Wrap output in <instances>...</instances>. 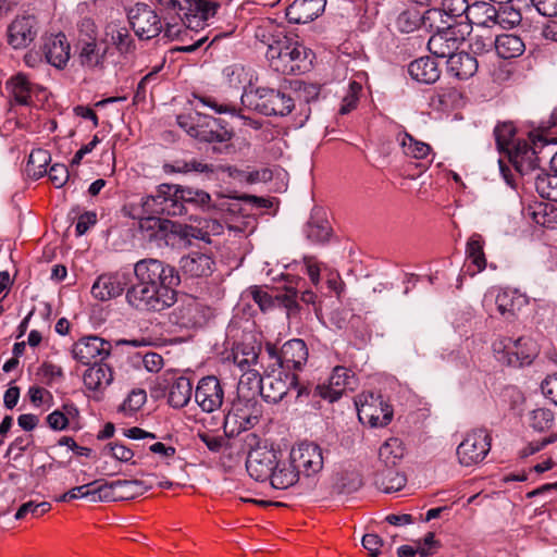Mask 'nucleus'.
Instances as JSON below:
<instances>
[{
    "instance_id": "1a4fd4ad",
    "label": "nucleus",
    "mask_w": 557,
    "mask_h": 557,
    "mask_svg": "<svg viewBox=\"0 0 557 557\" xmlns=\"http://www.w3.org/2000/svg\"><path fill=\"white\" fill-rule=\"evenodd\" d=\"M170 3L182 12L181 17L188 28L203 27L220 7L214 0H170Z\"/></svg>"
},
{
    "instance_id": "2eb2a0df",
    "label": "nucleus",
    "mask_w": 557,
    "mask_h": 557,
    "mask_svg": "<svg viewBox=\"0 0 557 557\" xmlns=\"http://www.w3.org/2000/svg\"><path fill=\"white\" fill-rule=\"evenodd\" d=\"M147 491L143 481L116 480L104 482L100 480L98 487L99 502H120L136 498Z\"/></svg>"
},
{
    "instance_id": "e433bc0d",
    "label": "nucleus",
    "mask_w": 557,
    "mask_h": 557,
    "mask_svg": "<svg viewBox=\"0 0 557 557\" xmlns=\"http://www.w3.org/2000/svg\"><path fill=\"white\" fill-rule=\"evenodd\" d=\"M191 394V382L187 377L180 376L170 386L168 401L171 407L180 409L189 403Z\"/></svg>"
},
{
    "instance_id": "f704fd0d",
    "label": "nucleus",
    "mask_w": 557,
    "mask_h": 557,
    "mask_svg": "<svg viewBox=\"0 0 557 557\" xmlns=\"http://www.w3.org/2000/svg\"><path fill=\"white\" fill-rule=\"evenodd\" d=\"M375 485L384 493H394L400 491L407 482L406 476L394 469V467H385L379 471L374 479Z\"/></svg>"
},
{
    "instance_id": "f257e3e1",
    "label": "nucleus",
    "mask_w": 557,
    "mask_h": 557,
    "mask_svg": "<svg viewBox=\"0 0 557 557\" xmlns=\"http://www.w3.org/2000/svg\"><path fill=\"white\" fill-rule=\"evenodd\" d=\"M272 49L267 50L271 66L283 74H297L307 69L309 50L293 37L285 35Z\"/></svg>"
},
{
    "instance_id": "39448f33",
    "label": "nucleus",
    "mask_w": 557,
    "mask_h": 557,
    "mask_svg": "<svg viewBox=\"0 0 557 557\" xmlns=\"http://www.w3.org/2000/svg\"><path fill=\"white\" fill-rule=\"evenodd\" d=\"M134 273L136 283L159 289H173L180 281L175 269L158 259H144L136 262Z\"/></svg>"
},
{
    "instance_id": "20e7f679",
    "label": "nucleus",
    "mask_w": 557,
    "mask_h": 557,
    "mask_svg": "<svg viewBox=\"0 0 557 557\" xmlns=\"http://www.w3.org/2000/svg\"><path fill=\"white\" fill-rule=\"evenodd\" d=\"M174 289H159L139 283L133 284L126 292V301L141 312L162 311L175 304Z\"/></svg>"
},
{
    "instance_id": "bb28decb",
    "label": "nucleus",
    "mask_w": 557,
    "mask_h": 557,
    "mask_svg": "<svg viewBox=\"0 0 557 557\" xmlns=\"http://www.w3.org/2000/svg\"><path fill=\"white\" fill-rule=\"evenodd\" d=\"M408 73L412 79L422 84H434L441 76L438 64L429 57H422L408 65Z\"/></svg>"
},
{
    "instance_id": "cd10ccee",
    "label": "nucleus",
    "mask_w": 557,
    "mask_h": 557,
    "mask_svg": "<svg viewBox=\"0 0 557 557\" xmlns=\"http://www.w3.org/2000/svg\"><path fill=\"white\" fill-rule=\"evenodd\" d=\"M498 10L487 2H474L470 4L467 20L470 24L486 30L497 25Z\"/></svg>"
},
{
    "instance_id": "c03bdc74",
    "label": "nucleus",
    "mask_w": 557,
    "mask_h": 557,
    "mask_svg": "<svg viewBox=\"0 0 557 557\" xmlns=\"http://www.w3.org/2000/svg\"><path fill=\"white\" fill-rule=\"evenodd\" d=\"M535 189L542 198L557 201V173L539 172L535 176Z\"/></svg>"
},
{
    "instance_id": "393cba45",
    "label": "nucleus",
    "mask_w": 557,
    "mask_h": 557,
    "mask_svg": "<svg viewBox=\"0 0 557 557\" xmlns=\"http://www.w3.org/2000/svg\"><path fill=\"white\" fill-rule=\"evenodd\" d=\"M326 0H295L286 9V17L290 23L306 24L322 14Z\"/></svg>"
},
{
    "instance_id": "13d9d810",
    "label": "nucleus",
    "mask_w": 557,
    "mask_h": 557,
    "mask_svg": "<svg viewBox=\"0 0 557 557\" xmlns=\"http://www.w3.org/2000/svg\"><path fill=\"white\" fill-rule=\"evenodd\" d=\"M169 196L170 197H166L163 203V214L173 216L184 214L186 208L183 200L178 197V193H176L175 185H171Z\"/></svg>"
},
{
    "instance_id": "052dcab7",
    "label": "nucleus",
    "mask_w": 557,
    "mask_h": 557,
    "mask_svg": "<svg viewBox=\"0 0 557 557\" xmlns=\"http://www.w3.org/2000/svg\"><path fill=\"white\" fill-rule=\"evenodd\" d=\"M175 234L182 238H196L203 240L206 243H210L208 232L205 230V225L202 222L201 226L176 224Z\"/></svg>"
},
{
    "instance_id": "864d4df0",
    "label": "nucleus",
    "mask_w": 557,
    "mask_h": 557,
    "mask_svg": "<svg viewBox=\"0 0 557 557\" xmlns=\"http://www.w3.org/2000/svg\"><path fill=\"white\" fill-rule=\"evenodd\" d=\"M555 417L548 408H537L530 412L529 422L533 430L545 432L554 425Z\"/></svg>"
},
{
    "instance_id": "9d476101",
    "label": "nucleus",
    "mask_w": 557,
    "mask_h": 557,
    "mask_svg": "<svg viewBox=\"0 0 557 557\" xmlns=\"http://www.w3.org/2000/svg\"><path fill=\"white\" fill-rule=\"evenodd\" d=\"M129 24L141 40L157 37L162 30V23L157 12L146 3H136L127 12Z\"/></svg>"
},
{
    "instance_id": "a878e982",
    "label": "nucleus",
    "mask_w": 557,
    "mask_h": 557,
    "mask_svg": "<svg viewBox=\"0 0 557 557\" xmlns=\"http://www.w3.org/2000/svg\"><path fill=\"white\" fill-rule=\"evenodd\" d=\"M127 284L126 276L120 273L100 275L91 287L95 298L106 301L120 296Z\"/></svg>"
},
{
    "instance_id": "2f4dec72",
    "label": "nucleus",
    "mask_w": 557,
    "mask_h": 557,
    "mask_svg": "<svg viewBox=\"0 0 557 557\" xmlns=\"http://www.w3.org/2000/svg\"><path fill=\"white\" fill-rule=\"evenodd\" d=\"M139 228L147 233L149 239H163L169 233L175 234L176 223L147 214L146 218L140 219Z\"/></svg>"
},
{
    "instance_id": "603ef678",
    "label": "nucleus",
    "mask_w": 557,
    "mask_h": 557,
    "mask_svg": "<svg viewBox=\"0 0 557 557\" xmlns=\"http://www.w3.org/2000/svg\"><path fill=\"white\" fill-rule=\"evenodd\" d=\"M494 135L496 139V145L499 151L509 152V149H512V146L517 143L513 141V137L516 135V128L512 123H502L498 124L494 129Z\"/></svg>"
},
{
    "instance_id": "09e8293b",
    "label": "nucleus",
    "mask_w": 557,
    "mask_h": 557,
    "mask_svg": "<svg viewBox=\"0 0 557 557\" xmlns=\"http://www.w3.org/2000/svg\"><path fill=\"white\" fill-rule=\"evenodd\" d=\"M255 36L260 42L265 45L268 49H272L281 41L280 37H284L285 34L277 25L267 22L257 27Z\"/></svg>"
},
{
    "instance_id": "c85d7f7f",
    "label": "nucleus",
    "mask_w": 557,
    "mask_h": 557,
    "mask_svg": "<svg viewBox=\"0 0 557 557\" xmlns=\"http://www.w3.org/2000/svg\"><path fill=\"white\" fill-rule=\"evenodd\" d=\"M446 63L447 72L458 79H468L478 71L476 59L467 52H455Z\"/></svg>"
},
{
    "instance_id": "ea45409f",
    "label": "nucleus",
    "mask_w": 557,
    "mask_h": 557,
    "mask_svg": "<svg viewBox=\"0 0 557 557\" xmlns=\"http://www.w3.org/2000/svg\"><path fill=\"white\" fill-rule=\"evenodd\" d=\"M51 161L50 153L41 148L34 149L26 164V173L28 176L37 180L47 173V166Z\"/></svg>"
},
{
    "instance_id": "4d7b16f0",
    "label": "nucleus",
    "mask_w": 557,
    "mask_h": 557,
    "mask_svg": "<svg viewBox=\"0 0 557 557\" xmlns=\"http://www.w3.org/2000/svg\"><path fill=\"white\" fill-rule=\"evenodd\" d=\"M441 8L442 12L447 15V18L456 21L457 17L463 14H466V17L468 16L470 4L467 0H443Z\"/></svg>"
},
{
    "instance_id": "a211bd4d",
    "label": "nucleus",
    "mask_w": 557,
    "mask_h": 557,
    "mask_svg": "<svg viewBox=\"0 0 557 557\" xmlns=\"http://www.w3.org/2000/svg\"><path fill=\"white\" fill-rule=\"evenodd\" d=\"M224 391L220 381L213 376L202 377L195 391V400L205 412H213L221 408Z\"/></svg>"
},
{
    "instance_id": "e2e57ef3",
    "label": "nucleus",
    "mask_w": 557,
    "mask_h": 557,
    "mask_svg": "<svg viewBox=\"0 0 557 557\" xmlns=\"http://www.w3.org/2000/svg\"><path fill=\"white\" fill-rule=\"evenodd\" d=\"M498 312L507 318L513 317L516 307L512 296L508 292H500L495 299Z\"/></svg>"
},
{
    "instance_id": "4c0bfd02",
    "label": "nucleus",
    "mask_w": 557,
    "mask_h": 557,
    "mask_svg": "<svg viewBox=\"0 0 557 557\" xmlns=\"http://www.w3.org/2000/svg\"><path fill=\"white\" fill-rule=\"evenodd\" d=\"M106 34L107 36H110L112 45L115 47L120 54H128L135 51V41L126 27L108 25L106 28Z\"/></svg>"
},
{
    "instance_id": "774afa93",
    "label": "nucleus",
    "mask_w": 557,
    "mask_h": 557,
    "mask_svg": "<svg viewBox=\"0 0 557 557\" xmlns=\"http://www.w3.org/2000/svg\"><path fill=\"white\" fill-rule=\"evenodd\" d=\"M542 393L557 405V372L548 374L541 383Z\"/></svg>"
},
{
    "instance_id": "6ab92c4d",
    "label": "nucleus",
    "mask_w": 557,
    "mask_h": 557,
    "mask_svg": "<svg viewBox=\"0 0 557 557\" xmlns=\"http://www.w3.org/2000/svg\"><path fill=\"white\" fill-rule=\"evenodd\" d=\"M81 66L87 70H103L109 48L101 46L97 37L78 38L75 46Z\"/></svg>"
},
{
    "instance_id": "338daca9",
    "label": "nucleus",
    "mask_w": 557,
    "mask_h": 557,
    "mask_svg": "<svg viewBox=\"0 0 557 557\" xmlns=\"http://www.w3.org/2000/svg\"><path fill=\"white\" fill-rule=\"evenodd\" d=\"M521 18L522 16L518 10L505 8L498 11L497 25H500L504 28H510L520 24Z\"/></svg>"
},
{
    "instance_id": "6e6d98bb",
    "label": "nucleus",
    "mask_w": 557,
    "mask_h": 557,
    "mask_svg": "<svg viewBox=\"0 0 557 557\" xmlns=\"http://www.w3.org/2000/svg\"><path fill=\"white\" fill-rule=\"evenodd\" d=\"M176 193H178V197L185 203H194V205H207L210 202V195L203 190L193 189L190 187H183L180 185H175Z\"/></svg>"
},
{
    "instance_id": "37998d69",
    "label": "nucleus",
    "mask_w": 557,
    "mask_h": 557,
    "mask_svg": "<svg viewBox=\"0 0 557 557\" xmlns=\"http://www.w3.org/2000/svg\"><path fill=\"white\" fill-rule=\"evenodd\" d=\"M484 240L480 234H473L466 247L467 258L476 268L478 272H481L486 267V259L483 251Z\"/></svg>"
},
{
    "instance_id": "680f3d73",
    "label": "nucleus",
    "mask_w": 557,
    "mask_h": 557,
    "mask_svg": "<svg viewBox=\"0 0 557 557\" xmlns=\"http://www.w3.org/2000/svg\"><path fill=\"white\" fill-rule=\"evenodd\" d=\"M495 47V38L492 35L474 34L470 37V48L474 53H483Z\"/></svg>"
},
{
    "instance_id": "0e129e2a",
    "label": "nucleus",
    "mask_w": 557,
    "mask_h": 557,
    "mask_svg": "<svg viewBox=\"0 0 557 557\" xmlns=\"http://www.w3.org/2000/svg\"><path fill=\"white\" fill-rule=\"evenodd\" d=\"M49 180L57 188L63 187L70 178V173L64 164L55 163L47 171Z\"/></svg>"
},
{
    "instance_id": "7ed1b4c3",
    "label": "nucleus",
    "mask_w": 557,
    "mask_h": 557,
    "mask_svg": "<svg viewBox=\"0 0 557 557\" xmlns=\"http://www.w3.org/2000/svg\"><path fill=\"white\" fill-rule=\"evenodd\" d=\"M177 124L190 137L205 143H226L231 140L232 133L226 129L220 120L196 112L177 116Z\"/></svg>"
},
{
    "instance_id": "8fccbe9b",
    "label": "nucleus",
    "mask_w": 557,
    "mask_h": 557,
    "mask_svg": "<svg viewBox=\"0 0 557 557\" xmlns=\"http://www.w3.org/2000/svg\"><path fill=\"white\" fill-rule=\"evenodd\" d=\"M99 483H100V480H96L94 482L73 487L69 492L59 496L57 498V502H69V500L76 499V498L87 497L91 502L97 503V502H99V499L96 498L98 496Z\"/></svg>"
},
{
    "instance_id": "c9c22d12",
    "label": "nucleus",
    "mask_w": 557,
    "mask_h": 557,
    "mask_svg": "<svg viewBox=\"0 0 557 557\" xmlns=\"http://www.w3.org/2000/svg\"><path fill=\"white\" fill-rule=\"evenodd\" d=\"M495 50L502 59H512L523 53L524 44L517 35L503 34L495 38Z\"/></svg>"
},
{
    "instance_id": "9b49d317",
    "label": "nucleus",
    "mask_w": 557,
    "mask_h": 557,
    "mask_svg": "<svg viewBox=\"0 0 557 557\" xmlns=\"http://www.w3.org/2000/svg\"><path fill=\"white\" fill-rule=\"evenodd\" d=\"M491 449V437L485 430H474L457 447L460 465L470 467L481 462Z\"/></svg>"
},
{
    "instance_id": "4468645a",
    "label": "nucleus",
    "mask_w": 557,
    "mask_h": 557,
    "mask_svg": "<svg viewBox=\"0 0 557 557\" xmlns=\"http://www.w3.org/2000/svg\"><path fill=\"white\" fill-rule=\"evenodd\" d=\"M292 387L297 391V398L309 394L307 387L298 384L295 374L267 375L263 381L261 397L268 403L276 404L287 395Z\"/></svg>"
},
{
    "instance_id": "f8f14e48",
    "label": "nucleus",
    "mask_w": 557,
    "mask_h": 557,
    "mask_svg": "<svg viewBox=\"0 0 557 557\" xmlns=\"http://www.w3.org/2000/svg\"><path fill=\"white\" fill-rule=\"evenodd\" d=\"M265 350L276 364L287 370H301L308 359V348L302 339H290L280 350L273 344L268 343Z\"/></svg>"
},
{
    "instance_id": "49530a36",
    "label": "nucleus",
    "mask_w": 557,
    "mask_h": 557,
    "mask_svg": "<svg viewBox=\"0 0 557 557\" xmlns=\"http://www.w3.org/2000/svg\"><path fill=\"white\" fill-rule=\"evenodd\" d=\"M10 87L15 101L20 104H28L34 85L24 74H16L10 81Z\"/></svg>"
},
{
    "instance_id": "0eeeda50",
    "label": "nucleus",
    "mask_w": 557,
    "mask_h": 557,
    "mask_svg": "<svg viewBox=\"0 0 557 557\" xmlns=\"http://www.w3.org/2000/svg\"><path fill=\"white\" fill-rule=\"evenodd\" d=\"M493 351L496 359L505 364L520 367L531 363L536 351L530 339L519 337H500L493 343Z\"/></svg>"
},
{
    "instance_id": "79ce46f5",
    "label": "nucleus",
    "mask_w": 557,
    "mask_h": 557,
    "mask_svg": "<svg viewBox=\"0 0 557 557\" xmlns=\"http://www.w3.org/2000/svg\"><path fill=\"white\" fill-rule=\"evenodd\" d=\"M307 238L312 243H325L331 234L329 222L323 218H318L317 213L311 215L305 227Z\"/></svg>"
},
{
    "instance_id": "423d86ee",
    "label": "nucleus",
    "mask_w": 557,
    "mask_h": 557,
    "mask_svg": "<svg viewBox=\"0 0 557 557\" xmlns=\"http://www.w3.org/2000/svg\"><path fill=\"white\" fill-rule=\"evenodd\" d=\"M262 404L259 398L238 397L233 401L228 413L224 419V431L231 425L236 426V432L249 430L259 423L262 417ZM235 429L231 430L234 433Z\"/></svg>"
},
{
    "instance_id": "de8ad7c7",
    "label": "nucleus",
    "mask_w": 557,
    "mask_h": 557,
    "mask_svg": "<svg viewBox=\"0 0 557 557\" xmlns=\"http://www.w3.org/2000/svg\"><path fill=\"white\" fill-rule=\"evenodd\" d=\"M424 26L434 29L435 32L446 30L447 28H457L455 21L447 18V15L442 12V8H432L423 13Z\"/></svg>"
},
{
    "instance_id": "a18cd8bd",
    "label": "nucleus",
    "mask_w": 557,
    "mask_h": 557,
    "mask_svg": "<svg viewBox=\"0 0 557 557\" xmlns=\"http://www.w3.org/2000/svg\"><path fill=\"white\" fill-rule=\"evenodd\" d=\"M62 409L54 410L47 416V423L54 431L65 430L69 426L70 418L78 414V410L73 404H65Z\"/></svg>"
},
{
    "instance_id": "b1692460",
    "label": "nucleus",
    "mask_w": 557,
    "mask_h": 557,
    "mask_svg": "<svg viewBox=\"0 0 557 557\" xmlns=\"http://www.w3.org/2000/svg\"><path fill=\"white\" fill-rule=\"evenodd\" d=\"M513 168L522 175L540 170V158L534 147L527 141H517L507 153Z\"/></svg>"
},
{
    "instance_id": "c756f323",
    "label": "nucleus",
    "mask_w": 557,
    "mask_h": 557,
    "mask_svg": "<svg viewBox=\"0 0 557 557\" xmlns=\"http://www.w3.org/2000/svg\"><path fill=\"white\" fill-rule=\"evenodd\" d=\"M213 264L212 258L201 252H191L181 260L183 272L193 277L210 275L213 271Z\"/></svg>"
},
{
    "instance_id": "f3484780",
    "label": "nucleus",
    "mask_w": 557,
    "mask_h": 557,
    "mask_svg": "<svg viewBox=\"0 0 557 557\" xmlns=\"http://www.w3.org/2000/svg\"><path fill=\"white\" fill-rule=\"evenodd\" d=\"M8 44L13 49L28 47L37 37L38 22L34 15L16 16L8 26Z\"/></svg>"
},
{
    "instance_id": "473e14b6",
    "label": "nucleus",
    "mask_w": 557,
    "mask_h": 557,
    "mask_svg": "<svg viewBox=\"0 0 557 557\" xmlns=\"http://www.w3.org/2000/svg\"><path fill=\"white\" fill-rule=\"evenodd\" d=\"M299 475L300 472L292 460L288 463L277 461L269 479L274 488L286 490L297 483Z\"/></svg>"
},
{
    "instance_id": "69168bd1",
    "label": "nucleus",
    "mask_w": 557,
    "mask_h": 557,
    "mask_svg": "<svg viewBox=\"0 0 557 557\" xmlns=\"http://www.w3.org/2000/svg\"><path fill=\"white\" fill-rule=\"evenodd\" d=\"M250 295L262 311L269 310L272 307H274V304L276 301V299L273 298L267 290L258 286H253L250 288Z\"/></svg>"
},
{
    "instance_id": "aec40b11",
    "label": "nucleus",
    "mask_w": 557,
    "mask_h": 557,
    "mask_svg": "<svg viewBox=\"0 0 557 557\" xmlns=\"http://www.w3.org/2000/svg\"><path fill=\"white\" fill-rule=\"evenodd\" d=\"M357 379L355 373L342 366L333 369L327 385H319V394L321 397L329 399L331 403L341 398L347 389L352 391L356 386Z\"/></svg>"
},
{
    "instance_id": "f03ea898",
    "label": "nucleus",
    "mask_w": 557,
    "mask_h": 557,
    "mask_svg": "<svg viewBox=\"0 0 557 557\" xmlns=\"http://www.w3.org/2000/svg\"><path fill=\"white\" fill-rule=\"evenodd\" d=\"M242 104L264 115H287L295 108V100L282 92L267 87L245 89Z\"/></svg>"
},
{
    "instance_id": "72a5a7b5",
    "label": "nucleus",
    "mask_w": 557,
    "mask_h": 557,
    "mask_svg": "<svg viewBox=\"0 0 557 557\" xmlns=\"http://www.w3.org/2000/svg\"><path fill=\"white\" fill-rule=\"evenodd\" d=\"M264 377H262L258 370L248 369L240 375L237 385V396L258 398L262 394Z\"/></svg>"
},
{
    "instance_id": "58836bf2",
    "label": "nucleus",
    "mask_w": 557,
    "mask_h": 557,
    "mask_svg": "<svg viewBox=\"0 0 557 557\" xmlns=\"http://www.w3.org/2000/svg\"><path fill=\"white\" fill-rule=\"evenodd\" d=\"M405 448L399 438L392 437L383 443L379 450V458L385 467H395L404 457Z\"/></svg>"
},
{
    "instance_id": "5701e85b",
    "label": "nucleus",
    "mask_w": 557,
    "mask_h": 557,
    "mask_svg": "<svg viewBox=\"0 0 557 557\" xmlns=\"http://www.w3.org/2000/svg\"><path fill=\"white\" fill-rule=\"evenodd\" d=\"M41 50L46 61L59 70L66 66L71 57L70 42L62 33L47 36Z\"/></svg>"
},
{
    "instance_id": "dca6fc26",
    "label": "nucleus",
    "mask_w": 557,
    "mask_h": 557,
    "mask_svg": "<svg viewBox=\"0 0 557 557\" xmlns=\"http://www.w3.org/2000/svg\"><path fill=\"white\" fill-rule=\"evenodd\" d=\"M276 463L275 450L267 446H257L247 456L246 469L252 479L263 482L270 478Z\"/></svg>"
},
{
    "instance_id": "ddd939ff",
    "label": "nucleus",
    "mask_w": 557,
    "mask_h": 557,
    "mask_svg": "<svg viewBox=\"0 0 557 557\" xmlns=\"http://www.w3.org/2000/svg\"><path fill=\"white\" fill-rule=\"evenodd\" d=\"M290 460L305 476H314L321 472L324 465L322 448L312 442H302L290 451Z\"/></svg>"
},
{
    "instance_id": "4be33fe9",
    "label": "nucleus",
    "mask_w": 557,
    "mask_h": 557,
    "mask_svg": "<svg viewBox=\"0 0 557 557\" xmlns=\"http://www.w3.org/2000/svg\"><path fill=\"white\" fill-rule=\"evenodd\" d=\"M463 36L458 28L435 32L428 41L429 51L437 58H450L460 47Z\"/></svg>"
},
{
    "instance_id": "a19ab883",
    "label": "nucleus",
    "mask_w": 557,
    "mask_h": 557,
    "mask_svg": "<svg viewBox=\"0 0 557 557\" xmlns=\"http://www.w3.org/2000/svg\"><path fill=\"white\" fill-rule=\"evenodd\" d=\"M171 185L161 184L156 194L146 196L141 199V207L145 214H163V203L166 197H170Z\"/></svg>"
},
{
    "instance_id": "5fc2aeb1",
    "label": "nucleus",
    "mask_w": 557,
    "mask_h": 557,
    "mask_svg": "<svg viewBox=\"0 0 557 557\" xmlns=\"http://www.w3.org/2000/svg\"><path fill=\"white\" fill-rule=\"evenodd\" d=\"M421 23L424 25V17L418 10H406L396 20V25L403 33L413 32Z\"/></svg>"
},
{
    "instance_id": "bf43d9fd",
    "label": "nucleus",
    "mask_w": 557,
    "mask_h": 557,
    "mask_svg": "<svg viewBox=\"0 0 557 557\" xmlns=\"http://www.w3.org/2000/svg\"><path fill=\"white\" fill-rule=\"evenodd\" d=\"M51 509V505L47 502L34 503L27 502L20 506L15 513V519L21 520L25 518L27 515H32L33 517H39L44 513L48 512Z\"/></svg>"
},
{
    "instance_id": "7c9ffc66",
    "label": "nucleus",
    "mask_w": 557,
    "mask_h": 557,
    "mask_svg": "<svg viewBox=\"0 0 557 557\" xmlns=\"http://www.w3.org/2000/svg\"><path fill=\"white\" fill-rule=\"evenodd\" d=\"M86 388L94 392H102L113 381V371L107 364H98L87 369L83 375Z\"/></svg>"
},
{
    "instance_id": "412c9836",
    "label": "nucleus",
    "mask_w": 557,
    "mask_h": 557,
    "mask_svg": "<svg viewBox=\"0 0 557 557\" xmlns=\"http://www.w3.org/2000/svg\"><path fill=\"white\" fill-rule=\"evenodd\" d=\"M111 351V344L98 336H87L77 341L72 349L73 358L83 364H89L99 358L106 359Z\"/></svg>"
},
{
    "instance_id": "6e6552de",
    "label": "nucleus",
    "mask_w": 557,
    "mask_h": 557,
    "mask_svg": "<svg viewBox=\"0 0 557 557\" xmlns=\"http://www.w3.org/2000/svg\"><path fill=\"white\" fill-rule=\"evenodd\" d=\"M358 418L363 424L370 426H385L393 418L392 407L382 395L372 392L360 394L356 401Z\"/></svg>"
},
{
    "instance_id": "3c124183",
    "label": "nucleus",
    "mask_w": 557,
    "mask_h": 557,
    "mask_svg": "<svg viewBox=\"0 0 557 557\" xmlns=\"http://www.w3.org/2000/svg\"><path fill=\"white\" fill-rule=\"evenodd\" d=\"M406 156L414 159H424L429 156L431 147L422 141L416 140L410 134L405 133L399 139Z\"/></svg>"
}]
</instances>
